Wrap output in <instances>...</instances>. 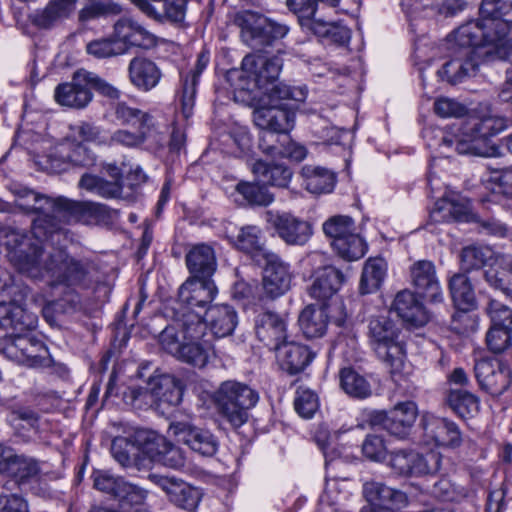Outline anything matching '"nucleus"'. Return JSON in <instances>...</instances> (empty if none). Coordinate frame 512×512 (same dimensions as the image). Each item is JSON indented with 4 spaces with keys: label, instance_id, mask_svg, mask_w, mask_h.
Instances as JSON below:
<instances>
[{
    "label": "nucleus",
    "instance_id": "obj_11",
    "mask_svg": "<svg viewBox=\"0 0 512 512\" xmlns=\"http://www.w3.org/2000/svg\"><path fill=\"white\" fill-rule=\"evenodd\" d=\"M0 351L8 359L30 368L40 369L52 364L45 344L29 335L20 333L0 338Z\"/></svg>",
    "mask_w": 512,
    "mask_h": 512
},
{
    "label": "nucleus",
    "instance_id": "obj_15",
    "mask_svg": "<svg viewBox=\"0 0 512 512\" xmlns=\"http://www.w3.org/2000/svg\"><path fill=\"white\" fill-rule=\"evenodd\" d=\"M417 417V404L413 401H404L397 403L389 411L377 412L374 421L381 423L390 435L405 440L411 435Z\"/></svg>",
    "mask_w": 512,
    "mask_h": 512
},
{
    "label": "nucleus",
    "instance_id": "obj_51",
    "mask_svg": "<svg viewBox=\"0 0 512 512\" xmlns=\"http://www.w3.org/2000/svg\"><path fill=\"white\" fill-rule=\"evenodd\" d=\"M152 136L155 138L157 147H162L165 144V137L162 134L155 133L152 127H149V129L138 127L137 132L126 129L117 130L111 136V142L126 147H136Z\"/></svg>",
    "mask_w": 512,
    "mask_h": 512
},
{
    "label": "nucleus",
    "instance_id": "obj_32",
    "mask_svg": "<svg viewBox=\"0 0 512 512\" xmlns=\"http://www.w3.org/2000/svg\"><path fill=\"white\" fill-rule=\"evenodd\" d=\"M470 218L471 208L469 202L458 195L439 199L430 212V220L434 223L450 221L468 222Z\"/></svg>",
    "mask_w": 512,
    "mask_h": 512
},
{
    "label": "nucleus",
    "instance_id": "obj_30",
    "mask_svg": "<svg viewBox=\"0 0 512 512\" xmlns=\"http://www.w3.org/2000/svg\"><path fill=\"white\" fill-rule=\"evenodd\" d=\"M344 274L334 266H324L318 268L313 275V282L308 292L312 298L325 301L335 295L343 282Z\"/></svg>",
    "mask_w": 512,
    "mask_h": 512
},
{
    "label": "nucleus",
    "instance_id": "obj_4",
    "mask_svg": "<svg viewBox=\"0 0 512 512\" xmlns=\"http://www.w3.org/2000/svg\"><path fill=\"white\" fill-rule=\"evenodd\" d=\"M482 20L469 21L456 30V39L461 45H476L484 42L504 59L512 52L505 37L507 25L499 21L512 11V0H483L480 6Z\"/></svg>",
    "mask_w": 512,
    "mask_h": 512
},
{
    "label": "nucleus",
    "instance_id": "obj_20",
    "mask_svg": "<svg viewBox=\"0 0 512 512\" xmlns=\"http://www.w3.org/2000/svg\"><path fill=\"white\" fill-rule=\"evenodd\" d=\"M148 479L161 488L167 494L170 502L177 507L187 511H194L198 507L202 497L198 488L178 478L156 473H150Z\"/></svg>",
    "mask_w": 512,
    "mask_h": 512
},
{
    "label": "nucleus",
    "instance_id": "obj_33",
    "mask_svg": "<svg viewBox=\"0 0 512 512\" xmlns=\"http://www.w3.org/2000/svg\"><path fill=\"white\" fill-rule=\"evenodd\" d=\"M209 61V53L207 51H202L198 55L194 70L182 79V87L179 92V103L181 114L185 119H189L193 115L196 98V85L198 83L199 76L206 69Z\"/></svg>",
    "mask_w": 512,
    "mask_h": 512
},
{
    "label": "nucleus",
    "instance_id": "obj_50",
    "mask_svg": "<svg viewBox=\"0 0 512 512\" xmlns=\"http://www.w3.org/2000/svg\"><path fill=\"white\" fill-rule=\"evenodd\" d=\"M442 456L439 452L431 450L426 454H420L409 450L408 465L411 474L408 476H423L434 474L440 470Z\"/></svg>",
    "mask_w": 512,
    "mask_h": 512
},
{
    "label": "nucleus",
    "instance_id": "obj_3",
    "mask_svg": "<svg viewBox=\"0 0 512 512\" xmlns=\"http://www.w3.org/2000/svg\"><path fill=\"white\" fill-rule=\"evenodd\" d=\"M507 119L487 108L459 124H453L442 136L441 154L454 148L458 154L484 157L499 155V148L490 139L507 128Z\"/></svg>",
    "mask_w": 512,
    "mask_h": 512
},
{
    "label": "nucleus",
    "instance_id": "obj_25",
    "mask_svg": "<svg viewBox=\"0 0 512 512\" xmlns=\"http://www.w3.org/2000/svg\"><path fill=\"white\" fill-rule=\"evenodd\" d=\"M362 494L371 506V510L390 508L399 510L408 505V497L404 492L376 480L364 482Z\"/></svg>",
    "mask_w": 512,
    "mask_h": 512
},
{
    "label": "nucleus",
    "instance_id": "obj_46",
    "mask_svg": "<svg viewBox=\"0 0 512 512\" xmlns=\"http://www.w3.org/2000/svg\"><path fill=\"white\" fill-rule=\"evenodd\" d=\"M445 402L459 417L466 419L475 416L480 407L477 396L461 389H451L447 392Z\"/></svg>",
    "mask_w": 512,
    "mask_h": 512
},
{
    "label": "nucleus",
    "instance_id": "obj_1",
    "mask_svg": "<svg viewBox=\"0 0 512 512\" xmlns=\"http://www.w3.org/2000/svg\"><path fill=\"white\" fill-rule=\"evenodd\" d=\"M5 238L11 259L20 273L35 281H44L52 289L62 288L64 295L42 309L43 317L51 326L60 325L80 311V296L75 289L88 284L87 263L71 257L63 249L30 243L27 236L18 231H7Z\"/></svg>",
    "mask_w": 512,
    "mask_h": 512
},
{
    "label": "nucleus",
    "instance_id": "obj_53",
    "mask_svg": "<svg viewBox=\"0 0 512 512\" xmlns=\"http://www.w3.org/2000/svg\"><path fill=\"white\" fill-rule=\"evenodd\" d=\"M367 248V243L356 230L334 244V250L347 261L361 259L366 254Z\"/></svg>",
    "mask_w": 512,
    "mask_h": 512
},
{
    "label": "nucleus",
    "instance_id": "obj_54",
    "mask_svg": "<svg viewBox=\"0 0 512 512\" xmlns=\"http://www.w3.org/2000/svg\"><path fill=\"white\" fill-rule=\"evenodd\" d=\"M116 120L122 125H132L149 129L152 127L150 114L127 105L125 102H118L114 106Z\"/></svg>",
    "mask_w": 512,
    "mask_h": 512
},
{
    "label": "nucleus",
    "instance_id": "obj_29",
    "mask_svg": "<svg viewBox=\"0 0 512 512\" xmlns=\"http://www.w3.org/2000/svg\"><path fill=\"white\" fill-rule=\"evenodd\" d=\"M134 5L147 17L159 22L181 23L187 10V0H136Z\"/></svg>",
    "mask_w": 512,
    "mask_h": 512
},
{
    "label": "nucleus",
    "instance_id": "obj_16",
    "mask_svg": "<svg viewBox=\"0 0 512 512\" xmlns=\"http://www.w3.org/2000/svg\"><path fill=\"white\" fill-rule=\"evenodd\" d=\"M168 432L203 457H212L219 449V440L211 431L191 423L173 422Z\"/></svg>",
    "mask_w": 512,
    "mask_h": 512
},
{
    "label": "nucleus",
    "instance_id": "obj_6",
    "mask_svg": "<svg viewBox=\"0 0 512 512\" xmlns=\"http://www.w3.org/2000/svg\"><path fill=\"white\" fill-rule=\"evenodd\" d=\"M214 400L220 414L238 428L248 420V410L257 404L259 395L244 383L228 380L220 384Z\"/></svg>",
    "mask_w": 512,
    "mask_h": 512
},
{
    "label": "nucleus",
    "instance_id": "obj_31",
    "mask_svg": "<svg viewBox=\"0 0 512 512\" xmlns=\"http://www.w3.org/2000/svg\"><path fill=\"white\" fill-rule=\"evenodd\" d=\"M128 76L135 88L148 92L159 84L162 72L152 60L145 57H134L128 65Z\"/></svg>",
    "mask_w": 512,
    "mask_h": 512
},
{
    "label": "nucleus",
    "instance_id": "obj_64",
    "mask_svg": "<svg viewBox=\"0 0 512 512\" xmlns=\"http://www.w3.org/2000/svg\"><path fill=\"white\" fill-rule=\"evenodd\" d=\"M147 498V491L135 484L124 481L116 500L120 502L122 507L140 506L144 504Z\"/></svg>",
    "mask_w": 512,
    "mask_h": 512
},
{
    "label": "nucleus",
    "instance_id": "obj_24",
    "mask_svg": "<svg viewBox=\"0 0 512 512\" xmlns=\"http://www.w3.org/2000/svg\"><path fill=\"white\" fill-rule=\"evenodd\" d=\"M88 77V71L80 70L74 73L71 82L59 84L54 91L56 102L70 108L87 106L92 100Z\"/></svg>",
    "mask_w": 512,
    "mask_h": 512
},
{
    "label": "nucleus",
    "instance_id": "obj_42",
    "mask_svg": "<svg viewBox=\"0 0 512 512\" xmlns=\"http://www.w3.org/2000/svg\"><path fill=\"white\" fill-rule=\"evenodd\" d=\"M252 171L263 184L279 188L288 187L292 178L290 168L280 164L269 165L264 161H256L252 166Z\"/></svg>",
    "mask_w": 512,
    "mask_h": 512
},
{
    "label": "nucleus",
    "instance_id": "obj_60",
    "mask_svg": "<svg viewBox=\"0 0 512 512\" xmlns=\"http://www.w3.org/2000/svg\"><path fill=\"white\" fill-rule=\"evenodd\" d=\"M296 412L303 418H312L319 408L318 397L312 390L299 387L294 399Z\"/></svg>",
    "mask_w": 512,
    "mask_h": 512
},
{
    "label": "nucleus",
    "instance_id": "obj_45",
    "mask_svg": "<svg viewBox=\"0 0 512 512\" xmlns=\"http://www.w3.org/2000/svg\"><path fill=\"white\" fill-rule=\"evenodd\" d=\"M265 92L268 94L270 104L292 107L294 112L298 104L303 102L307 96L305 87L290 86L282 82L273 83L271 88H268Z\"/></svg>",
    "mask_w": 512,
    "mask_h": 512
},
{
    "label": "nucleus",
    "instance_id": "obj_14",
    "mask_svg": "<svg viewBox=\"0 0 512 512\" xmlns=\"http://www.w3.org/2000/svg\"><path fill=\"white\" fill-rule=\"evenodd\" d=\"M45 158L42 162L45 169L53 173H60L69 167H90L95 163V155L84 143L71 138L56 144Z\"/></svg>",
    "mask_w": 512,
    "mask_h": 512
},
{
    "label": "nucleus",
    "instance_id": "obj_44",
    "mask_svg": "<svg viewBox=\"0 0 512 512\" xmlns=\"http://www.w3.org/2000/svg\"><path fill=\"white\" fill-rule=\"evenodd\" d=\"M387 272V263L383 258H369L363 267L359 289L361 294L377 291L383 283Z\"/></svg>",
    "mask_w": 512,
    "mask_h": 512
},
{
    "label": "nucleus",
    "instance_id": "obj_36",
    "mask_svg": "<svg viewBox=\"0 0 512 512\" xmlns=\"http://www.w3.org/2000/svg\"><path fill=\"white\" fill-rule=\"evenodd\" d=\"M281 368L291 375L302 372L314 355L307 346L296 342H285L275 350Z\"/></svg>",
    "mask_w": 512,
    "mask_h": 512
},
{
    "label": "nucleus",
    "instance_id": "obj_13",
    "mask_svg": "<svg viewBox=\"0 0 512 512\" xmlns=\"http://www.w3.org/2000/svg\"><path fill=\"white\" fill-rule=\"evenodd\" d=\"M283 66L279 56L267 57L264 55H246L242 60V69L239 75L240 89L253 91L254 89L268 90L277 79Z\"/></svg>",
    "mask_w": 512,
    "mask_h": 512
},
{
    "label": "nucleus",
    "instance_id": "obj_49",
    "mask_svg": "<svg viewBox=\"0 0 512 512\" xmlns=\"http://www.w3.org/2000/svg\"><path fill=\"white\" fill-rule=\"evenodd\" d=\"M232 22L241 29L245 41L257 45L263 23H265L264 16L250 10H244L237 12L233 16Z\"/></svg>",
    "mask_w": 512,
    "mask_h": 512
},
{
    "label": "nucleus",
    "instance_id": "obj_2",
    "mask_svg": "<svg viewBox=\"0 0 512 512\" xmlns=\"http://www.w3.org/2000/svg\"><path fill=\"white\" fill-rule=\"evenodd\" d=\"M207 336V323L200 314L183 312L159 335L163 350L177 360L203 368L215 355L214 347Z\"/></svg>",
    "mask_w": 512,
    "mask_h": 512
},
{
    "label": "nucleus",
    "instance_id": "obj_37",
    "mask_svg": "<svg viewBox=\"0 0 512 512\" xmlns=\"http://www.w3.org/2000/svg\"><path fill=\"white\" fill-rule=\"evenodd\" d=\"M186 264L191 277L212 278L217 268L215 252L206 244H198L186 255Z\"/></svg>",
    "mask_w": 512,
    "mask_h": 512
},
{
    "label": "nucleus",
    "instance_id": "obj_19",
    "mask_svg": "<svg viewBox=\"0 0 512 512\" xmlns=\"http://www.w3.org/2000/svg\"><path fill=\"white\" fill-rule=\"evenodd\" d=\"M113 36L122 55L132 48L151 49L156 46L157 38L137 21L123 17L113 25Z\"/></svg>",
    "mask_w": 512,
    "mask_h": 512
},
{
    "label": "nucleus",
    "instance_id": "obj_59",
    "mask_svg": "<svg viewBox=\"0 0 512 512\" xmlns=\"http://www.w3.org/2000/svg\"><path fill=\"white\" fill-rule=\"evenodd\" d=\"M86 52L96 59H106L122 55L113 34L109 37H103L88 42Z\"/></svg>",
    "mask_w": 512,
    "mask_h": 512
},
{
    "label": "nucleus",
    "instance_id": "obj_12",
    "mask_svg": "<svg viewBox=\"0 0 512 512\" xmlns=\"http://www.w3.org/2000/svg\"><path fill=\"white\" fill-rule=\"evenodd\" d=\"M10 191L16 196L19 207L28 212L39 213L32 226V233L39 241L46 238L49 232L61 229L60 224L52 222L51 214L54 207L48 205V202H55V198L40 195L17 184H12Z\"/></svg>",
    "mask_w": 512,
    "mask_h": 512
},
{
    "label": "nucleus",
    "instance_id": "obj_7",
    "mask_svg": "<svg viewBox=\"0 0 512 512\" xmlns=\"http://www.w3.org/2000/svg\"><path fill=\"white\" fill-rule=\"evenodd\" d=\"M48 205L54 207L51 214L52 222L60 224L61 229L49 232L43 240H53L54 236L65 233V225L72 221L91 225L110 217L109 208L96 202L73 201L59 196L55 198V202H48Z\"/></svg>",
    "mask_w": 512,
    "mask_h": 512
},
{
    "label": "nucleus",
    "instance_id": "obj_63",
    "mask_svg": "<svg viewBox=\"0 0 512 512\" xmlns=\"http://www.w3.org/2000/svg\"><path fill=\"white\" fill-rule=\"evenodd\" d=\"M94 487L110 496L117 499L119 490L122 488L124 479L122 477L114 476L105 471H97L93 473Z\"/></svg>",
    "mask_w": 512,
    "mask_h": 512
},
{
    "label": "nucleus",
    "instance_id": "obj_35",
    "mask_svg": "<svg viewBox=\"0 0 512 512\" xmlns=\"http://www.w3.org/2000/svg\"><path fill=\"white\" fill-rule=\"evenodd\" d=\"M151 457L157 463L171 468L180 469L185 466L186 456L184 451L164 436L154 435L147 447Z\"/></svg>",
    "mask_w": 512,
    "mask_h": 512
},
{
    "label": "nucleus",
    "instance_id": "obj_62",
    "mask_svg": "<svg viewBox=\"0 0 512 512\" xmlns=\"http://www.w3.org/2000/svg\"><path fill=\"white\" fill-rule=\"evenodd\" d=\"M136 450L134 442L127 437H116L112 441V456L123 467H129L133 464V456Z\"/></svg>",
    "mask_w": 512,
    "mask_h": 512
},
{
    "label": "nucleus",
    "instance_id": "obj_17",
    "mask_svg": "<svg viewBox=\"0 0 512 512\" xmlns=\"http://www.w3.org/2000/svg\"><path fill=\"white\" fill-rule=\"evenodd\" d=\"M423 438L427 444L433 443L438 447L455 449L462 444V434L456 423L435 416L432 413H423L421 416Z\"/></svg>",
    "mask_w": 512,
    "mask_h": 512
},
{
    "label": "nucleus",
    "instance_id": "obj_39",
    "mask_svg": "<svg viewBox=\"0 0 512 512\" xmlns=\"http://www.w3.org/2000/svg\"><path fill=\"white\" fill-rule=\"evenodd\" d=\"M299 326L307 338L322 337L328 326V313L325 306H306L299 315Z\"/></svg>",
    "mask_w": 512,
    "mask_h": 512
},
{
    "label": "nucleus",
    "instance_id": "obj_22",
    "mask_svg": "<svg viewBox=\"0 0 512 512\" xmlns=\"http://www.w3.org/2000/svg\"><path fill=\"white\" fill-rule=\"evenodd\" d=\"M260 265H264L263 290L266 296L274 299L285 294L291 286L292 275L289 265L275 254H266Z\"/></svg>",
    "mask_w": 512,
    "mask_h": 512
},
{
    "label": "nucleus",
    "instance_id": "obj_9",
    "mask_svg": "<svg viewBox=\"0 0 512 512\" xmlns=\"http://www.w3.org/2000/svg\"><path fill=\"white\" fill-rule=\"evenodd\" d=\"M181 383L174 376L162 374L150 377L145 387H130L125 399L137 408L153 406L159 403L178 405L182 400Z\"/></svg>",
    "mask_w": 512,
    "mask_h": 512
},
{
    "label": "nucleus",
    "instance_id": "obj_28",
    "mask_svg": "<svg viewBox=\"0 0 512 512\" xmlns=\"http://www.w3.org/2000/svg\"><path fill=\"white\" fill-rule=\"evenodd\" d=\"M255 333L265 346L276 350L287 342L286 317L271 311L259 313L255 319Z\"/></svg>",
    "mask_w": 512,
    "mask_h": 512
},
{
    "label": "nucleus",
    "instance_id": "obj_47",
    "mask_svg": "<svg viewBox=\"0 0 512 512\" xmlns=\"http://www.w3.org/2000/svg\"><path fill=\"white\" fill-rule=\"evenodd\" d=\"M77 0H51L34 16V23L41 28H49L61 18L68 17L75 9Z\"/></svg>",
    "mask_w": 512,
    "mask_h": 512
},
{
    "label": "nucleus",
    "instance_id": "obj_23",
    "mask_svg": "<svg viewBox=\"0 0 512 512\" xmlns=\"http://www.w3.org/2000/svg\"><path fill=\"white\" fill-rule=\"evenodd\" d=\"M253 122L261 130H268L280 135L290 133L295 124V112L292 107L270 104L253 111Z\"/></svg>",
    "mask_w": 512,
    "mask_h": 512
},
{
    "label": "nucleus",
    "instance_id": "obj_21",
    "mask_svg": "<svg viewBox=\"0 0 512 512\" xmlns=\"http://www.w3.org/2000/svg\"><path fill=\"white\" fill-rule=\"evenodd\" d=\"M268 222L274 227L279 237L289 245H304L312 236L309 222L297 218L291 213H267Z\"/></svg>",
    "mask_w": 512,
    "mask_h": 512
},
{
    "label": "nucleus",
    "instance_id": "obj_38",
    "mask_svg": "<svg viewBox=\"0 0 512 512\" xmlns=\"http://www.w3.org/2000/svg\"><path fill=\"white\" fill-rule=\"evenodd\" d=\"M205 315L203 321L210 323L212 333L219 338L230 335L237 325V313L229 305L211 306Z\"/></svg>",
    "mask_w": 512,
    "mask_h": 512
},
{
    "label": "nucleus",
    "instance_id": "obj_8",
    "mask_svg": "<svg viewBox=\"0 0 512 512\" xmlns=\"http://www.w3.org/2000/svg\"><path fill=\"white\" fill-rule=\"evenodd\" d=\"M455 44L460 47L459 55L446 62L437 71L438 76L451 84L463 81L466 77L476 75L478 67L483 61L499 59L495 50L484 42L476 45H461L453 33Z\"/></svg>",
    "mask_w": 512,
    "mask_h": 512
},
{
    "label": "nucleus",
    "instance_id": "obj_18",
    "mask_svg": "<svg viewBox=\"0 0 512 512\" xmlns=\"http://www.w3.org/2000/svg\"><path fill=\"white\" fill-rule=\"evenodd\" d=\"M474 372L481 388L494 396L503 394L512 383L510 367L497 359L477 361Z\"/></svg>",
    "mask_w": 512,
    "mask_h": 512
},
{
    "label": "nucleus",
    "instance_id": "obj_27",
    "mask_svg": "<svg viewBox=\"0 0 512 512\" xmlns=\"http://www.w3.org/2000/svg\"><path fill=\"white\" fill-rule=\"evenodd\" d=\"M411 284L419 294L431 302H440L443 298L436 268L429 260L414 262L409 269Z\"/></svg>",
    "mask_w": 512,
    "mask_h": 512
},
{
    "label": "nucleus",
    "instance_id": "obj_61",
    "mask_svg": "<svg viewBox=\"0 0 512 512\" xmlns=\"http://www.w3.org/2000/svg\"><path fill=\"white\" fill-rule=\"evenodd\" d=\"M433 494L435 497L443 501H460L474 495L473 490L463 487H456L448 479H440L433 486Z\"/></svg>",
    "mask_w": 512,
    "mask_h": 512
},
{
    "label": "nucleus",
    "instance_id": "obj_55",
    "mask_svg": "<svg viewBox=\"0 0 512 512\" xmlns=\"http://www.w3.org/2000/svg\"><path fill=\"white\" fill-rule=\"evenodd\" d=\"M342 389L355 398H366L371 395V389L365 378L350 368H344L340 372Z\"/></svg>",
    "mask_w": 512,
    "mask_h": 512
},
{
    "label": "nucleus",
    "instance_id": "obj_56",
    "mask_svg": "<svg viewBox=\"0 0 512 512\" xmlns=\"http://www.w3.org/2000/svg\"><path fill=\"white\" fill-rule=\"evenodd\" d=\"M493 251L484 246L464 247L460 254L461 269L469 272L482 268L492 258Z\"/></svg>",
    "mask_w": 512,
    "mask_h": 512
},
{
    "label": "nucleus",
    "instance_id": "obj_10",
    "mask_svg": "<svg viewBox=\"0 0 512 512\" xmlns=\"http://www.w3.org/2000/svg\"><path fill=\"white\" fill-rule=\"evenodd\" d=\"M25 290L14 283H5L0 300V326L18 334L36 327L37 316L24 307Z\"/></svg>",
    "mask_w": 512,
    "mask_h": 512
},
{
    "label": "nucleus",
    "instance_id": "obj_40",
    "mask_svg": "<svg viewBox=\"0 0 512 512\" xmlns=\"http://www.w3.org/2000/svg\"><path fill=\"white\" fill-rule=\"evenodd\" d=\"M301 176L303 185L312 194L330 193L336 184L335 173L319 166H303Z\"/></svg>",
    "mask_w": 512,
    "mask_h": 512
},
{
    "label": "nucleus",
    "instance_id": "obj_58",
    "mask_svg": "<svg viewBox=\"0 0 512 512\" xmlns=\"http://www.w3.org/2000/svg\"><path fill=\"white\" fill-rule=\"evenodd\" d=\"M236 190L251 205L267 206L274 200L273 195L264 186L257 183L240 182L237 184Z\"/></svg>",
    "mask_w": 512,
    "mask_h": 512
},
{
    "label": "nucleus",
    "instance_id": "obj_41",
    "mask_svg": "<svg viewBox=\"0 0 512 512\" xmlns=\"http://www.w3.org/2000/svg\"><path fill=\"white\" fill-rule=\"evenodd\" d=\"M232 242L238 250L249 254L258 264L262 263L266 254L272 253L262 245L260 229L257 226L242 227Z\"/></svg>",
    "mask_w": 512,
    "mask_h": 512
},
{
    "label": "nucleus",
    "instance_id": "obj_26",
    "mask_svg": "<svg viewBox=\"0 0 512 512\" xmlns=\"http://www.w3.org/2000/svg\"><path fill=\"white\" fill-rule=\"evenodd\" d=\"M218 289L212 278L189 277L179 288L178 299L188 308L205 309L216 297Z\"/></svg>",
    "mask_w": 512,
    "mask_h": 512
},
{
    "label": "nucleus",
    "instance_id": "obj_52",
    "mask_svg": "<svg viewBox=\"0 0 512 512\" xmlns=\"http://www.w3.org/2000/svg\"><path fill=\"white\" fill-rule=\"evenodd\" d=\"M322 230L325 236L331 239V245L334 248V244L338 240L348 237L357 228L355 221L350 216L334 215L323 223Z\"/></svg>",
    "mask_w": 512,
    "mask_h": 512
},
{
    "label": "nucleus",
    "instance_id": "obj_43",
    "mask_svg": "<svg viewBox=\"0 0 512 512\" xmlns=\"http://www.w3.org/2000/svg\"><path fill=\"white\" fill-rule=\"evenodd\" d=\"M449 289L454 305L458 310L469 311L475 307L474 289L465 274L453 275L449 281Z\"/></svg>",
    "mask_w": 512,
    "mask_h": 512
},
{
    "label": "nucleus",
    "instance_id": "obj_34",
    "mask_svg": "<svg viewBox=\"0 0 512 512\" xmlns=\"http://www.w3.org/2000/svg\"><path fill=\"white\" fill-rule=\"evenodd\" d=\"M393 310L404 321L414 326H423L429 316L423 304L409 290L398 292L392 304Z\"/></svg>",
    "mask_w": 512,
    "mask_h": 512
},
{
    "label": "nucleus",
    "instance_id": "obj_5",
    "mask_svg": "<svg viewBox=\"0 0 512 512\" xmlns=\"http://www.w3.org/2000/svg\"><path fill=\"white\" fill-rule=\"evenodd\" d=\"M400 334V328L386 315L373 316L369 319L367 332L369 344L392 375L402 371L406 358Z\"/></svg>",
    "mask_w": 512,
    "mask_h": 512
},
{
    "label": "nucleus",
    "instance_id": "obj_57",
    "mask_svg": "<svg viewBox=\"0 0 512 512\" xmlns=\"http://www.w3.org/2000/svg\"><path fill=\"white\" fill-rule=\"evenodd\" d=\"M39 473L40 467L36 459L15 453L7 475L13 476L20 483H24L36 478Z\"/></svg>",
    "mask_w": 512,
    "mask_h": 512
},
{
    "label": "nucleus",
    "instance_id": "obj_48",
    "mask_svg": "<svg viewBox=\"0 0 512 512\" xmlns=\"http://www.w3.org/2000/svg\"><path fill=\"white\" fill-rule=\"evenodd\" d=\"M79 187L103 198H118L123 185L119 181H107L99 176L84 174L80 178Z\"/></svg>",
    "mask_w": 512,
    "mask_h": 512
}]
</instances>
